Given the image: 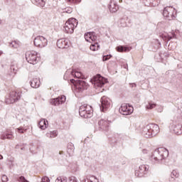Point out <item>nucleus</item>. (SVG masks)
Wrapping results in <instances>:
<instances>
[{"label":"nucleus","instance_id":"8fccbe9b","mask_svg":"<svg viewBox=\"0 0 182 182\" xmlns=\"http://www.w3.org/2000/svg\"><path fill=\"white\" fill-rule=\"evenodd\" d=\"M2 159H4V156H2V155L0 154V160H2Z\"/></svg>","mask_w":182,"mask_h":182},{"label":"nucleus","instance_id":"393cba45","mask_svg":"<svg viewBox=\"0 0 182 182\" xmlns=\"http://www.w3.org/2000/svg\"><path fill=\"white\" fill-rule=\"evenodd\" d=\"M71 75L72 76H74L75 79H77L76 80H82L83 79V75H82L80 72L73 70L71 72Z\"/></svg>","mask_w":182,"mask_h":182},{"label":"nucleus","instance_id":"09e8293b","mask_svg":"<svg viewBox=\"0 0 182 182\" xmlns=\"http://www.w3.org/2000/svg\"><path fill=\"white\" fill-rule=\"evenodd\" d=\"M123 68H124V69H127V64L124 65H123Z\"/></svg>","mask_w":182,"mask_h":182},{"label":"nucleus","instance_id":"6e6d98bb","mask_svg":"<svg viewBox=\"0 0 182 182\" xmlns=\"http://www.w3.org/2000/svg\"><path fill=\"white\" fill-rule=\"evenodd\" d=\"M1 55H2V52H0V56H1Z\"/></svg>","mask_w":182,"mask_h":182},{"label":"nucleus","instance_id":"6e6552de","mask_svg":"<svg viewBox=\"0 0 182 182\" xmlns=\"http://www.w3.org/2000/svg\"><path fill=\"white\" fill-rule=\"evenodd\" d=\"M26 59L27 62L31 65H36L41 60V58L38 57V52L33 50L27 51L26 53Z\"/></svg>","mask_w":182,"mask_h":182},{"label":"nucleus","instance_id":"412c9836","mask_svg":"<svg viewBox=\"0 0 182 182\" xmlns=\"http://www.w3.org/2000/svg\"><path fill=\"white\" fill-rule=\"evenodd\" d=\"M30 85L33 89H38V87L41 86V80L39 78H33L31 81H30Z\"/></svg>","mask_w":182,"mask_h":182},{"label":"nucleus","instance_id":"a878e982","mask_svg":"<svg viewBox=\"0 0 182 182\" xmlns=\"http://www.w3.org/2000/svg\"><path fill=\"white\" fill-rule=\"evenodd\" d=\"M176 178H178V173L176 171H173L171 173V178H169V181L176 182Z\"/></svg>","mask_w":182,"mask_h":182},{"label":"nucleus","instance_id":"7ed1b4c3","mask_svg":"<svg viewBox=\"0 0 182 182\" xmlns=\"http://www.w3.org/2000/svg\"><path fill=\"white\" fill-rule=\"evenodd\" d=\"M79 114L84 119H90L93 116V108L89 105H82L80 107Z\"/></svg>","mask_w":182,"mask_h":182},{"label":"nucleus","instance_id":"c756f323","mask_svg":"<svg viewBox=\"0 0 182 182\" xmlns=\"http://www.w3.org/2000/svg\"><path fill=\"white\" fill-rule=\"evenodd\" d=\"M9 48H14V49H17V48H19V41H12L9 43Z\"/></svg>","mask_w":182,"mask_h":182},{"label":"nucleus","instance_id":"ddd939ff","mask_svg":"<svg viewBox=\"0 0 182 182\" xmlns=\"http://www.w3.org/2000/svg\"><path fill=\"white\" fill-rule=\"evenodd\" d=\"M100 110L101 112H106L109 107H110V98L103 96L100 100Z\"/></svg>","mask_w":182,"mask_h":182},{"label":"nucleus","instance_id":"49530a36","mask_svg":"<svg viewBox=\"0 0 182 182\" xmlns=\"http://www.w3.org/2000/svg\"><path fill=\"white\" fill-rule=\"evenodd\" d=\"M154 0H146V2H149V4H153V1Z\"/></svg>","mask_w":182,"mask_h":182},{"label":"nucleus","instance_id":"9b49d317","mask_svg":"<svg viewBox=\"0 0 182 182\" xmlns=\"http://www.w3.org/2000/svg\"><path fill=\"white\" fill-rule=\"evenodd\" d=\"M133 106L129 104H122L119 107V112L121 114L127 116L129 114H132L133 113Z\"/></svg>","mask_w":182,"mask_h":182},{"label":"nucleus","instance_id":"f257e3e1","mask_svg":"<svg viewBox=\"0 0 182 182\" xmlns=\"http://www.w3.org/2000/svg\"><path fill=\"white\" fill-rule=\"evenodd\" d=\"M141 133L144 137L150 139L151 137L157 136L160 133V127L156 124H149L142 127Z\"/></svg>","mask_w":182,"mask_h":182},{"label":"nucleus","instance_id":"58836bf2","mask_svg":"<svg viewBox=\"0 0 182 182\" xmlns=\"http://www.w3.org/2000/svg\"><path fill=\"white\" fill-rule=\"evenodd\" d=\"M111 58H112V55H107L103 57L102 60L105 62L106 60H109Z\"/></svg>","mask_w":182,"mask_h":182},{"label":"nucleus","instance_id":"6ab92c4d","mask_svg":"<svg viewBox=\"0 0 182 182\" xmlns=\"http://www.w3.org/2000/svg\"><path fill=\"white\" fill-rule=\"evenodd\" d=\"M108 8L112 14H114L115 12H117V11H119V6L114 0L110 1Z\"/></svg>","mask_w":182,"mask_h":182},{"label":"nucleus","instance_id":"7c9ffc66","mask_svg":"<svg viewBox=\"0 0 182 182\" xmlns=\"http://www.w3.org/2000/svg\"><path fill=\"white\" fill-rule=\"evenodd\" d=\"M99 48H100V46H99V43H97V42L96 41L95 43L91 44L90 49L91 50H97L99 49Z\"/></svg>","mask_w":182,"mask_h":182},{"label":"nucleus","instance_id":"13d9d810","mask_svg":"<svg viewBox=\"0 0 182 182\" xmlns=\"http://www.w3.org/2000/svg\"><path fill=\"white\" fill-rule=\"evenodd\" d=\"M159 43V45H161L160 43Z\"/></svg>","mask_w":182,"mask_h":182},{"label":"nucleus","instance_id":"603ef678","mask_svg":"<svg viewBox=\"0 0 182 182\" xmlns=\"http://www.w3.org/2000/svg\"><path fill=\"white\" fill-rule=\"evenodd\" d=\"M2 24V20L0 18V25Z\"/></svg>","mask_w":182,"mask_h":182},{"label":"nucleus","instance_id":"c85d7f7f","mask_svg":"<svg viewBox=\"0 0 182 182\" xmlns=\"http://www.w3.org/2000/svg\"><path fill=\"white\" fill-rule=\"evenodd\" d=\"M67 148H68V153H69V154H73L75 151V145L72 142H70L68 144Z\"/></svg>","mask_w":182,"mask_h":182},{"label":"nucleus","instance_id":"72a5a7b5","mask_svg":"<svg viewBox=\"0 0 182 182\" xmlns=\"http://www.w3.org/2000/svg\"><path fill=\"white\" fill-rule=\"evenodd\" d=\"M68 182H79L77 178L75 176H70L68 178Z\"/></svg>","mask_w":182,"mask_h":182},{"label":"nucleus","instance_id":"c03bdc74","mask_svg":"<svg viewBox=\"0 0 182 182\" xmlns=\"http://www.w3.org/2000/svg\"><path fill=\"white\" fill-rule=\"evenodd\" d=\"M142 153H144V154H147V153H149V150H147V149H143V150H142Z\"/></svg>","mask_w":182,"mask_h":182},{"label":"nucleus","instance_id":"0eeeda50","mask_svg":"<svg viewBox=\"0 0 182 182\" xmlns=\"http://www.w3.org/2000/svg\"><path fill=\"white\" fill-rule=\"evenodd\" d=\"M77 23L78 22L75 18L68 19L64 26L66 33H73L75 32V28L77 26Z\"/></svg>","mask_w":182,"mask_h":182},{"label":"nucleus","instance_id":"2f4dec72","mask_svg":"<svg viewBox=\"0 0 182 182\" xmlns=\"http://www.w3.org/2000/svg\"><path fill=\"white\" fill-rule=\"evenodd\" d=\"M156 106V104L153 102H149L148 105H146V109H154V107Z\"/></svg>","mask_w":182,"mask_h":182},{"label":"nucleus","instance_id":"f03ea898","mask_svg":"<svg viewBox=\"0 0 182 182\" xmlns=\"http://www.w3.org/2000/svg\"><path fill=\"white\" fill-rule=\"evenodd\" d=\"M167 157H168V150L164 147H161L155 149L151 156V160L153 163H160Z\"/></svg>","mask_w":182,"mask_h":182},{"label":"nucleus","instance_id":"3c124183","mask_svg":"<svg viewBox=\"0 0 182 182\" xmlns=\"http://www.w3.org/2000/svg\"><path fill=\"white\" fill-rule=\"evenodd\" d=\"M16 149H19V145L17 144V145L16 146Z\"/></svg>","mask_w":182,"mask_h":182},{"label":"nucleus","instance_id":"e433bc0d","mask_svg":"<svg viewBox=\"0 0 182 182\" xmlns=\"http://www.w3.org/2000/svg\"><path fill=\"white\" fill-rule=\"evenodd\" d=\"M67 1L70 4H80V2H82V0H67Z\"/></svg>","mask_w":182,"mask_h":182},{"label":"nucleus","instance_id":"4be33fe9","mask_svg":"<svg viewBox=\"0 0 182 182\" xmlns=\"http://www.w3.org/2000/svg\"><path fill=\"white\" fill-rule=\"evenodd\" d=\"M117 52H130L132 50V47L127 46H119L116 48Z\"/></svg>","mask_w":182,"mask_h":182},{"label":"nucleus","instance_id":"ea45409f","mask_svg":"<svg viewBox=\"0 0 182 182\" xmlns=\"http://www.w3.org/2000/svg\"><path fill=\"white\" fill-rule=\"evenodd\" d=\"M1 181L7 182L8 181V176L6 175H3L1 177Z\"/></svg>","mask_w":182,"mask_h":182},{"label":"nucleus","instance_id":"c9c22d12","mask_svg":"<svg viewBox=\"0 0 182 182\" xmlns=\"http://www.w3.org/2000/svg\"><path fill=\"white\" fill-rule=\"evenodd\" d=\"M17 132L18 133L23 134V133H25V132H26V129H23V127H21L19 128H17Z\"/></svg>","mask_w":182,"mask_h":182},{"label":"nucleus","instance_id":"dca6fc26","mask_svg":"<svg viewBox=\"0 0 182 182\" xmlns=\"http://www.w3.org/2000/svg\"><path fill=\"white\" fill-rule=\"evenodd\" d=\"M18 70H19V65H18V63L15 60H11L9 73L10 76L16 75V72H18Z\"/></svg>","mask_w":182,"mask_h":182},{"label":"nucleus","instance_id":"423d86ee","mask_svg":"<svg viewBox=\"0 0 182 182\" xmlns=\"http://www.w3.org/2000/svg\"><path fill=\"white\" fill-rule=\"evenodd\" d=\"M91 82L94 85V87L97 89V87H103L105 84L107 83V80L100 74H97L91 79Z\"/></svg>","mask_w":182,"mask_h":182},{"label":"nucleus","instance_id":"bb28decb","mask_svg":"<svg viewBox=\"0 0 182 182\" xmlns=\"http://www.w3.org/2000/svg\"><path fill=\"white\" fill-rule=\"evenodd\" d=\"M46 136L49 139H55V137L58 136V131L55 130V131L48 132L46 133Z\"/></svg>","mask_w":182,"mask_h":182},{"label":"nucleus","instance_id":"79ce46f5","mask_svg":"<svg viewBox=\"0 0 182 182\" xmlns=\"http://www.w3.org/2000/svg\"><path fill=\"white\" fill-rule=\"evenodd\" d=\"M62 154H63V151H60V152H59V154H58V160H61V159H62V158H61Z\"/></svg>","mask_w":182,"mask_h":182},{"label":"nucleus","instance_id":"473e14b6","mask_svg":"<svg viewBox=\"0 0 182 182\" xmlns=\"http://www.w3.org/2000/svg\"><path fill=\"white\" fill-rule=\"evenodd\" d=\"M55 182H68V178L66 176H59L56 178Z\"/></svg>","mask_w":182,"mask_h":182},{"label":"nucleus","instance_id":"4d7b16f0","mask_svg":"<svg viewBox=\"0 0 182 182\" xmlns=\"http://www.w3.org/2000/svg\"><path fill=\"white\" fill-rule=\"evenodd\" d=\"M168 15H169V16H171V14H169Z\"/></svg>","mask_w":182,"mask_h":182},{"label":"nucleus","instance_id":"37998d69","mask_svg":"<svg viewBox=\"0 0 182 182\" xmlns=\"http://www.w3.org/2000/svg\"><path fill=\"white\" fill-rule=\"evenodd\" d=\"M129 85H130V87H132V89H133V87H136L137 86V85H136V83H130Z\"/></svg>","mask_w":182,"mask_h":182},{"label":"nucleus","instance_id":"de8ad7c7","mask_svg":"<svg viewBox=\"0 0 182 182\" xmlns=\"http://www.w3.org/2000/svg\"><path fill=\"white\" fill-rule=\"evenodd\" d=\"M85 182H93V181L90 179H87ZM97 182H99V181H97Z\"/></svg>","mask_w":182,"mask_h":182},{"label":"nucleus","instance_id":"cd10ccee","mask_svg":"<svg viewBox=\"0 0 182 182\" xmlns=\"http://www.w3.org/2000/svg\"><path fill=\"white\" fill-rule=\"evenodd\" d=\"M33 4L34 5H36L37 6H41V8H43L45 6V0H31Z\"/></svg>","mask_w":182,"mask_h":182},{"label":"nucleus","instance_id":"f3484780","mask_svg":"<svg viewBox=\"0 0 182 182\" xmlns=\"http://www.w3.org/2000/svg\"><path fill=\"white\" fill-rule=\"evenodd\" d=\"M85 39L87 42H96L97 39V36H96V33L95 32H89L85 34Z\"/></svg>","mask_w":182,"mask_h":182},{"label":"nucleus","instance_id":"864d4df0","mask_svg":"<svg viewBox=\"0 0 182 182\" xmlns=\"http://www.w3.org/2000/svg\"><path fill=\"white\" fill-rule=\"evenodd\" d=\"M24 149H25L24 147L21 148V150H24Z\"/></svg>","mask_w":182,"mask_h":182},{"label":"nucleus","instance_id":"20e7f679","mask_svg":"<svg viewBox=\"0 0 182 182\" xmlns=\"http://www.w3.org/2000/svg\"><path fill=\"white\" fill-rule=\"evenodd\" d=\"M70 82L71 83L75 82V87L77 93H82L84 90H87V87H89V84L82 80L71 79Z\"/></svg>","mask_w":182,"mask_h":182},{"label":"nucleus","instance_id":"5701e85b","mask_svg":"<svg viewBox=\"0 0 182 182\" xmlns=\"http://www.w3.org/2000/svg\"><path fill=\"white\" fill-rule=\"evenodd\" d=\"M173 38H176V33L174 32H172L171 36L169 34L162 35V39L164 41H166V42L171 41V39H173Z\"/></svg>","mask_w":182,"mask_h":182},{"label":"nucleus","instance_id":"2eb2a0df","mask_svg":"<svg viewBox=\"0 0 182 182\" xmlns=\"http://www.w3.org/2000/svg\"><path fill=\"white\" fill-rule=\"evenodd\" d=\"M66 102V96L61 95L58 97L57 98H53L50 100V103L52 106H59V105H62Z\"/></svg>","mask_w":182,"mask_h":182},{"label":"nucleus","instance_id":"a18cd8bd","mask_svg":"<svg viewBox=\"0 0 182 182\" xmlns=\"http://www.w3.org/2000/svg\"><path fill=\"white\" fill-rule=\"evenodd\" d=\"M2 105H4V102L0 101V110L2 109Z\"/></svg>","mask_w":182,"mask_h":182},{"label":"nucleus","instance_id":"4468645a","mask_svg":"<svg viewBox=\"0 0 182 182\" xmlns=\"http://www.w3.org/2000/svg\"><path fill=\"white\" fill-rule=\"evenodd\" d=\"M110 123L111 122L107 119H101L98 122L99 129H100V130H103L104 132H107L109 131V129H110Z\"/></svg>","mask_w":182,"mask_h":182},{"label":"nucleus","instance_id":"a211bd4d","mask_svg":"<svg viewBox=\"0 0 182 182\" xmlns=\"http://www.w3.org/2000/svg\"><path fill=\"white\" fill-rule=\"evenodd\" d=\"M57 46L59 49H66L69 48V43L67 39L60 38L57 41Z\"/></svg>","mask_w":182,"mask_h":182},{"label":"nucleus","instance_id":"b1692460","mask_svg":"<svg viewBox=\"0 0 182 182\" xmlns=\"http://www.w3.org/2000/svg\"><path fill=\"white\" fill-rule=\"evenodd\" d=\"M38 127L41 130H45L48 127V120L46 119H42L38 123Z\"/></svg>","mask_w":182,"mask_h":182},{"label":"nucleus","instance_id":"a19ab883","mask_svg":"<svg viewBox=\"0 0 182 182\" xmlns=\"http://www.w3.org/2000/svg\"><path fill=\"white\" fill-rule=\"evenodd\" d=\"M164 107L163 106H159L157 108V112H159V113H161L163 112Z\"/></svg>","mask_w":182,"mask_h":182},{"label":"nucleus","instance_id":"5fc2aeb1","mask_svg":"<svg viewBox=\"0 0 182 182\" xmlns=\"http://www.w3.org/2000/svg\"><path fill=\"white\" fill-rule=\"evenodd\" d=\"M119 2H123V0H119Z\"/></svg>","mask_w":182,"mask_h":182},{"label":"nucleus","instance_id":"aec40b11","mask_svg":"<svg viewBox=\"0 0 182 182\" xmlns=\"http://www.w3.org/2000/svg\"><path fill=\"white\" fill-rule=\"evenodd\" d=\"M13 137H14V132H12L10 130H7L1 136V140H6V139L11 140V139H12Z\"/></svg>","mask_w":182,"mask_h":182},{"label":"nucleus","instance_id":"9d476101","mask_svg":"<svg viewBox=\"0 0 182 182\" xmlns=\"http://www.w3.org/2000/svg\"><path fill=\"white\" fill-rule=\"evenodd\" d=\"M149 165H140L139 169L135 171L136 177H139L141 178V177H147V174H149Z\"/></svg>","mask_w":182,"mask_h":182},{"label":"nucleus","instance_id":"4c0bfd02","mask_svg":"<svg viewBox=\"0 0 182 182\" xmlns=\"http://www.w3.org/2000/svg\"><path fill=\"white\" fill-rule=\"evenodd\" d=\"M41 182H50V179L48 176H44L42 178Z\"/></svg>","mask_w":182,"mask_h":182},{"label":"nucleus","instance_id":"39448f33","mask_svg":"<svg viewBox=\"0 0 182 182\" xmlns=\"http://www.w3.org/2000/svg\"><path fill=\"white\" fill-rule=\"evenodd\" d=\"M22 97V92L19 91H12L10 92L9 95L6 97V105H12L13 103H16L21 100Z\"/></svg>","mask_w":182,"mask_h":182},{"label":"nucleus","instance_id":"f8f14e48","mask_svg":"<svg viewBox=\"0 0 182 182\" xmlns=\"http://www.w3.org/2000/svg\"><path fill=\"white\" fill-rule=\"evenodd\" d=\"M33 42L37 48H45L48 46V39L42 36L36 37Z\"/></svg>","mask_w":182,"mask_h":182},{"label":"nucleus","instance_id":"f704fd0d","mask_svg":"<svg viewBox=\"0 0 182 182\" xmlns=\"http://www.w3.org/2000/svg\"><path fill=\"white\" fill-rule=\"evenodd\" d=\"M73 11V9H72V7H68L65 9L63 12L65 14H72Z\"/></svg>","mask_w":182,"mask_h":182},{"label":"nucleus","instance_id":"1a4fd4ad","mask_svg":"<svg viewBox=\"0 0 182 182\" xmlns=\"http://www.w3.org/2000/svg\"><path fill=\"white\" fill-rule=\"evenodd\" d=\"M176 14V9L171 6L165 7L164 9L163 16L164 18H166L168 21H173V19H175Z\"/></svg>","mask_w":182,"mask_h":182}]
</instances>
